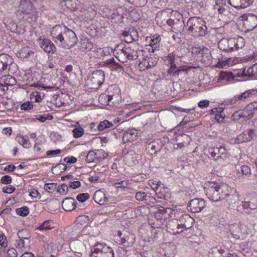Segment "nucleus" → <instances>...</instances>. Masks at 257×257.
<instances>
[{
	"instance_id": "1",
	"label": "nucleus",
	"mask_w": 257,
	"mask_h": 257,
	"mask_svg": "<svg viewBox=\"0 0 257 257\" xmlns=\"http://www.w3.org/2000/svg\"><path fill=\"white\" fill-rule=\"evenodd\" d=\"M53 41L65 49H70L77 43V37L75 32L64 25H56L51 30Z\"/></svg>"
},
{
	"instance_id": "2",
	"label": "nucleus",
	"mask_w": 257,
	"mask_h": 257,
	"mask_svg": "<svg viewBox=\"0 0 257 257\" xmlns=\"http://www.w3.org/2000/svg\"><path fill=\"white\" fill-rule=\"evenodd\" d=\"M205 21L199 17L190 18L185 25L189 34L194 37H205L208 34Z\"/></svg>"
},
{
	"instance_id": "3",
	"label": "nucleus",
	"mask_w": 257,
	"mask_h": 257,
	"mask_svg": "<svg viewBox=\"0 0 257 257\" xmlns=\"http://www.w3.org/2000/svg\"><path fill=\"white\" fill-rule=\"evenodd\" d=\"M115 57L122 63L127 62V60H134L138 58L141 51L139 50L138 46L133 44L128 47H124L119 49L118 46H116L114 50Z\"/></svg>"
},
{
	"instance_id": "4",
	"label": "nucleus",
	"mask_w": 257,
	"mask_h": 257,
	"mask_svg": "<svg viewBox=\"0 0 257 257\" xmlns=\"http://www.w3.org/2000/svg\"><path fill=\"white\" fill-rule=\"evenodd\" d=\"M204 189L205 195L212 202H218L224 199L223 189L216 182L209 181L205 183Z\"/></svg>"
},
{
	"instance_id": "5",
	"label": "nucleus",
	"mask_w": 257,
	"mask_h": 257,
	"mask_svg": "<svg viewBox=\"0 0 257 257\" xmlns=\"http://www.w3.org/2000/svg\"><path fill=\"white\" fill-rule=\"evenodd\" d=\"M244 46V40L242 37L235 38H222L218 43L220 50L226 52L235 51Z\"/></svg>"
},
{
	"instance_id": "6",
	"label": "nucleus",
	"mask_w": 257,
	"mask_h": 257,
	"mask_svg": "<svg viewBox=\"0 0 257 257\" xmlns=\"http://www.w3.org/2000/svg\"><path fill=\"white\" fill-rule=\"evenodd\" d=\"M28 78L27 80V82L25 84V89L29 88L33 91L30 94V99L32 101L35 102H40L44 97V94L43 92L40 91L41 88L48 89L51 88L52 87L45 86L44 85L41 84L38 82L33 81L32 78Z\"/></svg>"
},
{
	"instance_id": "7",
	"label": "nucleus",
	"mask_w": 257,
	"mask_h": 257,
	"mask_svg": "<svg viewBox=\"0 0 257 257\" xmlns=\"http://www.w3.org/2000/svg\"><path fill=\"white\" fill-rule=\"evenodd\" d=\"M19 11L22 13L23 17L30 24L36 22L37 12L30 0H21L19 8Z\"/></svg>"
},
{
	"instance_id": "8",
	"label": "nucleus",
	"mask_w": 257,
	"mask_h": 257,
	"mask_svg": "<svg viewBox=\"0 0 257 257\" xmlns=\"http://www.w3.org/2000/svg\"><path fill=\"white\" fill-rule=\"evenodd\" d=\"M254 113V108L251 102L243 109L234 112L231 117L233 120L242 121L251 119L253 116Z\"/></svg>"
},
{
	"instance_id": "9",
	"label": "nucleus",
	"mask_w": 257,
	"mask_h": 257,
	"mask_svg": "<svg viewBox=\"0 0 257 257\" xmlns=\"http://www.w3.org/2000/svg\"><path fill=\"white\" fill-rule=\"evenodd\" d=\"M105 80V73L103 71L98 69L94 71L88 77L87 84L92 89H98Z\"/></svg>"
},
{
	"instance_id": "10",
	"label": "nucleus",
	"mask_w": 257,
	"mask_h": 257,
	"mask_svg": "<svg viewBox=\"0 0 257 257\" xmlns=\"http://www.w3.org/2000/svg\"><path fill=\"white\" fill-rule=\"evenodd\" d=\"M179 58V56L175 53L169 54L165 57V61L167 65L170 67L168 70V73L170 75L173 76H178L181 70L177 68L176 61Z\"/></svg>"
},
{
	"instance_id": "11",
	"label": "nucleus",
	"mask_w": 257,
	"mask_h": 257,
	"mask_svg": "<svg viewBox=\"0 0 257 257\" xmlns=\"http://www.w3.org/2000/svg\"><path fill=\"white\" fill-rule=\"evenodd\" d=\"M205 206V201L203 199L196 198L190 201L187 209L193 213H198L201 211Z\"/></svg>"
},
{
	"instance_id": "12",
	"label": "nucleus",
	"mask_w": 257,
	"mask_h": 257,
	"mask_svg": "<svg viewBox=\"0 0 257 257\" xmlns=\"http://www.w3.org/2000/svg\"><path fill=\"white\" fill-rule=\"evenodd\" d=\"M158 58L153 55L145 57L139 64V67L142 71H145L156 66Z\"/></svg>"
},
{
	"instance_id": "13",
	"label": "nucleus",
	"mask_w": 257,
	"mask_h": 257,
	"mask_svg": "<svg viewBox=\"0 0 257 257\" xmlns=\"http://www.w3.org/2000/svg\"><path fill=\"white\" fill-rule=\"evenodd\" d=\"M257 95L256 89L247 90L239 94L235 95L230 100V103L235 104L237 102L244 101L247 98Z\"/></svg>"
},
{
	"instance_id": "14",
	"label": "nucleus",
	"mask_w": 257,
	"mask_h": 257,
	"mask_svg": "<svg viewBox=\"0 0 257 257\" xmlns=\"http://www.w3.org/2000/svg\"><path fill=\"white\" fill-rule=\"evenodd\" d=\"M111 248H112L104 242H97L91 248L89 256L94 257V256L101 255L106 251H109Z\"/></svg>"
},
{
	"instance_id": "15",
	"label": "nucleus",
	"mask_w": 257,
	"mask_h": 257,
	"mask_svg": "<svg viewBox=\"0 0 257 257\" xmlns=\"http://www.w3.org/2000/svg\"><path fill=\"white\" fill-rule=\"evenodd\" d=\"M208 153L211 157L214 159L218 160L220 158L225 160L227 157V154L225 149L220 146L219 147H213L208 149Z\"/></svg>"
},
{
	"instance_id": "16",
	"label": "nucleus",
	"mask_w": 257,
	"mask_h": 257,
	"mask_svg": "<svg viewBox=\"0 0 257 257\" xmlns=\"http://www.w3.org/2000/svg\"><path fill=\"white\" fill-rule=\"evenodd\" d=\"M14 63L13 58L8 54H2L0 55V73L7 72L9 70L10 66Z\"/></svg>"
},
{
	"instance_id": "17",
	"label": "nucleus",
	"mask_w": 257,
	"mask_h": 257,
	"mask_svg": "<svg viewBox=\"0 0 257 257\" xmlns=\"http://www.w3.org/2000/svg\"><path fill=\"white\" fill-rule=\"evenodd\" d=\"M108 154L103 150H97L96 152L90 151L86 157V161L90 163L95 161V160L104 159L107 158Z\"/></svg>"
},
{
	"instance_id": "18",
	"label": "nucleus",
	"mask_w": 257,
	"mask_h": 257,
	"mask_svg": "<svg viewBox=\"0 0 257 257\" xmlns=\"http://www.w3.org/2000/svg\"><path fill=\"white\" fill-rule=\"evenodd\" d=\"M194 219L187 214H183L180 218L179 222L177 221V229L184 228L185 229L190 228L193 223Z\"/></svg>"
},
{
	"instance_id": "19",
	"label": "nucleus",
	"mask_w": 257,
	"mask_h": 257,
	"mask_svg": "<svg viewBox=\"0 0 257 257\" xmlns=\"http://www.w3.org/2000/svg\"><path fill=\"white\" fill-rule=\"evenodd\" d=\"M255 136L253 130H246L239 135L235 139V143L239 144L250 141Z\"/></svg>"
},
{
	"instance_id": "20",
	"label": "nucleus",
	"mask_w": 257,
	"mask_h": 257,
	"mask_svg": "<svg viewBox=\"0 0 257 257\" xmlns=\"http://www.w3.org/2000/svg\"><path fill=\"white\" fill-rule=\"evenodd\" d=\"M74 15L81 22H88L92 18V12L84 8L76 10L74 11Z\"/></svg>"
},
{
	"instance_id": "21",
	"label": "nucleus",
	"mask_w": 257,
	"mask_h": 257,
	"mask_svg": "<svg viewBox=\"0 0 257 257\" xmlns=\"http://www.w3.org/2000/svg\"><path fill=\"white\" fill-rule=\"evenodd\" d=\"M169 139L167 137H163L155 140L148 145V149L155 153L160 151L165 144L168 142Z\"/></svg>"
},
{
	"instance_id": "22",
	"label": "nucleus",
	"mask_w": 257,
	"mask_h": 257,
	"mask_svg": "<svg viewBox=\"0 0 257 257\" xmlns=\"http://www.w3.org/2000/svg\"><path fill=\"white\" fill-rule=\"evenodd\" d=\"M243 26L246 31L249 32L253 30L257 26V16L254 14L247 16L243 21Z\"/></svg>"
},
{
	"instance_id": "23",
	"label": "nucleus",
	"mask_w": 257,
	"mask_h": 257,
	"mask_svg": "<svg viewBox=\"0 0 257 257\" xmlns=\"http://www.w3.org/2000/svg\"><path fill=\"white\" fill-rule=\"evenodd\" d=\"M176 141V143L174 144V148L181 149L189 144L191 138L188 135L182 134L177 136Z\"/></svg>"
},
{
	"instance_id": "24",
	"label": "nucleus",
	"mask_w": 257,
	"mask_h": 257,
	"mask_svg": "<svg viewBox=\"0 0 257 257\" xmlns=\"http://www.w3.org/2000/svg\"><path fill=\"white\" fill-rule=\"evenodd\" d=\"M161 40L160 36L157 35H154L150 37V40L149 42V44L148 45V46L150 47V48H147L150 52L154 53L155 51L159 50Z\"/></svg>"
},
{
	"instance_id": "25",
	"label": "nucleus",
	"mask_w": 257,
	"mask_h": 257,
	"mask_svg": "<svg viewBox=\"0 0 257 257\" xmlns=\"http://www.w3.org/2000/svg\"><path fill=\"white\" fill-rule=\"evenodd\" d=\"M103 65L108 67L111 71H116L118 72L123 71V66L117 63L114 58L106 60L103 62Z\"/></svg>"
},
{
	"instance_id": "26",
	"label": "nucleus",
	"mask_w": 257,
	"mask_h": 257,
	"mask_svg": "<svg viewBox=\"0 0 257 257\" xmlns=\"http://www.w3.org/2000/svg\"><path fill=\"white\" fill-rule=\"evenodd\" d=\"M228 4L236 9H244L250 6L254 0H227Z\"/></svg>"
},
{
	"instance_id": "27",
	"label": "nucleus",
	"mask_w": 257,
	"mask_h": 257,
	"mask_svg": "<svg viewBox=\"0 0 257 257\" xmlns=\"http://www.w3.org/2000/svg\"><path fill=\"white\" fill-rule=\"evenodd\" d=\"M76 201L73 198H66L62 202V206L66 211H71L76 207Z\"/></svg>"
},
{
	"instance_id": "28",
	"label": "nucleus",
	"mask_w": 257,
	"mask_h": 257,
	"mask_svg": "<svg viewBox=\"0 0 257 257\" xmlns=\"http://www.w3.org/2000/svg\"><path fill=\"white\" fill-rule=\"evenodd\" d=\"M210 115H214V119L218 122H222L224 121L225 114L224 113V109L222 107H215L210 110Z\"/></svg>"
},
{
	"instance_id": "29",
	"label": "nucleus",
	"mask_w": 257,
	"mask_h": 257,
	"mask_svg": "<svg viewBox=\"0 0 257 257\" xmlns=\"http://www.w3.org/2000/svg\"><path fill=\"white\" fill-rule=\"evenodd\" d=\"M39 45L45 52L48 53H54L56 50L55 45L48 39H44L41 40Z\"/></svg>"
},
{
	"instance_id": "30",
	"label": "nucleus",
	"mask_w": 257,
	"mask_h": 257,
	"mask_svg": "<svg viewBox=\"0 0 257 257\" xmlns=\"http://www.w3.org/2000/svg\"><path fill=\"white\" fill-rule=\"evenodd\" d=\"M119 89L116 85H112L108 87L105 93L111 100H117Z\"/></svg>"
},
{
	"instance_id": "31",
	"label": "nucleus",
	"mask_w": 257,
	"mask_h": 257,
	"mask_svg": "<svg viewBox=\"0 0 257 257\" xmlns=\"http://www.w3.org/2000/svg\"><path fill=\"white\" fill-rule=\"evenodd\" d=\"M138 131L135 129H132L126 131L123 135L122 141L124 143H127L135 140L138 136Z\"/></svg>"
},
{
	"instance_id": "32",
	"label": "nucleus",
	"mask_w": 257,
	"mask_h": 257,
	"mask_svg": "<svg viewBox=\"0 0 257 257\" xmlns=\"http://www.w3.org/2000/svg\"><path fill=\"white\" fill-rule=\"evenodd\" d=\"M231 194L226 193L224 194V198L226 197V201L229 204H232L235 203L238 201H239V195L236 192V190L234 189H231Z\"/></svg>"
},
{
	"instance_id": "33",
	"label": "nucleus",
	"mask_w": 257,
	"mask_h": 257,
	"mask_svg": "<svg viewBox=\"0 0 257 257\" xmlns=\"http://www.w3.org/2000/svg\"><path fill=\"white\" fill-rule=\"evenodd\" d=\"M200 53L201 55V61L206 65H209L212 63V56L210 51L207 48H203Z\"/></svg>"
},
{
	"instance_id": "34",
	"label": "nucleus",
	"mask_w": 257,
	"mask_h": 257,
	"mask_svg": "<svg viewBox=\"0 0 257 257\" xmlns=\"http://www.w3.org/2000/svg\"><path fill=\"white\" fill-rule=\"evenodd\" d=\"M94 200L96 203L101 205L105 204L108 201L104 192L100 190L95 191L93 195Z\"/></svg>"
},
{
	"instance_id": "35",
	"label": "nucleus",
	"mask_w": 257,
	"mask_h": 257,
	"mask_svg": "<svg viewBox=\"0 0 257 257\" xmlns=\"http://www.w3.org/2000/svg\"><path fill=\"white\" fill-rule=\"evenodd\" d=\"M152 189L155 191L158 198L164 200L168 199L169 193L166 192L164 187L160 186V185L152 186Z\"/></svg>"
},
{
	"instance_id": "36",
	"label": "nucleus",
	"mask_w": 257,
	"mask_h": 257,
	"mask_svg": "<svg viewBox=\"0 0 257 257\" xmlns=\"http://www.w3.org/2000/svg\"><path fill=\"white\" fill-rule=\"evenodd\" d=\"M34 50L29 47L22 48L19 52L18 55L21 58H27L34 56Z\"/></svg>"
},
{
	"instance_id": "37",
	"label": "nucleus",
	"mask_w": 257,
	"mask_h": 257,
	"mask_svg": "<svg viewBox=\"0 0 257 257\" xmlns=\"http://www.w3.org/2000/svg\"><path fill=\"white\" fill-rule=\"evenodd\" d=\"M0 81L2 82L5 86H6L9 89V86H13L16 84L17 81L15 78L10 75H5L0 78Z\"/></svg>"
},
{
	"instance_id": "38",
	"label": "nucleus",
	"mask_w": 257,
	"mask_h": 257,
	"mask_svg": "<svg viewBox=\"0 0 257 257\" xmlns=\"http://www.w3.org/2000/svg\"><path fill=\"white\" fill-rule=\"evenodd\" d=\"M54 227L53 221L49 219L44 221L36 229L40 231H47L53 229Z\"/></svg>"
},
{
	"instance_id": "39",
	"label": "nucleus",
	"mask_w": 257,
	"mask_h": 257,
	"mask_svg": "<svg viewBox=\"0 0 257 257\" xmlns=\"http://www.w3.org/2000/svg\"><path fill=\"white\" fill-rule=\"evenodd\" d=\"M98 100L99 102L104 105L113 106L115 105L114 101H112L110 98H108V96L105 93L100 95Z\"/></svg>"
},
{
	"instance_id": "40",
	"label": "nucleus",
	"mask_w": 257,
	"mask_h": 257,
	"mask_svg": "<svg viewBox=\"0 0 257 257\" xmlns=\"http://www.w3.org/2000/svg\"><path fill=\"white\" fill-rule=\"evenodd\" d=\"M16 139L18 143L21 144L24 148H30L31 147L28 137L21 135H17Z\"/></svg>"
},
{
	"instance_id": "41",
	"label": "nucleus",
	"mask_w": 257,
	"mask_h": 257,
	"mask_svg": "<svg viewBox=\"0 0 257 257\" xmlns=\"http://www.w3.org/2000/svg\"><path fill=\"white\" fill-rule=\"evenodd\" d=\"M113 126V124L112 122L109 121L107 120H104L99 122L97 128L98 131L101 132L111 128Z\"/></svg>"
},
{
	"instance_id": "42",
	"label": "nucleus",
	"mask_w": 257,
	"mask_h": 257,
	"mask_svg": "<svg viewBox=\"0 0 257 257\" xmlns=\"http://www.w3.org/2000/svg\"><path fill=\"white\" fill-rule=\"evenodd\" d=\"M154 207L157 209V211H155L156 213L155 216L157 218L162 219L163 217H166L165 214L167 209H169V208H165L162 206L157 205L155 206Z\"/></svg>"
},
{
	"instance_id": "43",
	"label": "nucleus",
	"mask_w": 257,
	"mask_h": 257,
	"mask_svg": "<svg viewBox=\"0 0 257 257\" xmlns=\"http://www.w3.org/2000/svg\"><path fill=\"white\" fill-rule=\"evenodd\" d=\"M219 79L221 80L230 81L234 79V76L231 72L221 71L219 74Z\"/></svg>"
},
{
	"instance_id": "44",
	"label": "nucleus",
	"mask_w": 257,
	"mask_h": 257,
	"mask_svg": "<svg viewBox=\"0 0 257 257\" xmlns=\"http://www.w3.org/2000/svg\"><path fill=\"white\" fill-rule=\"evenodd\" d=\"M18 236L20 239L29 240L31 237V233L28 229H22L18 231Z\"/></svg>"
},
{
	"instance_id": "45",
	"label": "nucleus",
	"mask_w": 257,
	"mask_h": 257,
	"mask_svg": "<svg viewBox=\"0 0 257 257\" xmlns=\"http://www.w3.org/2000/svg\"><path fill=\"white\" fill-rule=\"evenodd\" d=\"M148 194L145 192L139 191L136 193L135 198L138 201H143L145 203L147 201Z\"/></svg>"
},
{
	"instance_id": "46",
	"label": "nucleus",
	"mask_w": 257,
	"mask_h": 257,
	"mask_svg": "<svg viewBox=\"0 0 257 257\" xmlns=\"http://www.w3.org/2000/svg\"><path fill=\"white\" fill-rule=\"evenodd\" d=\"M110 50H112L109 47L99 48L97 49V53L98 57H104L110 53Z\"/></svg>"
},
{
	"instance_id": "47",
	"label": "nucleus",
	"mask_w": 257,
	"mask_h": 257,
	"mask_svg": "<svg viewBox=\"0 0 257 257\" xmlns=\"http://www.w3.org/2000/svg\"><path fill=\"white\" fill-rule=\"evenodd\" d=\"M57 187V184L54 183H46L44 185V189L45 191L49 193L53 192Z\"/></svg>"
},
{
	"instance_id": "48",
	"label": "nucleus",
	"mask_w": 257,
	"mask_h": 257,
	"mask_svg": "<svg viewBox=\"0 0 257 257\" xmlns=\"http://www.w3.org/2000/svg\"><path fill=\"white\" fill-rule=\"evenodd\" d=\"M73 137L75 138H78L82 137L84 133V129L81 127H75L73 130Z\"/></svg>"
},
{
	"instance_id": "49",
	"label": "nucleus",
	"mask_w": 257,
	"mask_h": 257,
	"mask_svg": "<svg viewBox=\"0 0 257 257\" xmlns=\"http://www.w3.org/2000/svg\"><path fill=\"white\" fill-rule=\"evenodd\" d=\"M16 211L17 214L22 216H27L29 213V209L27 206L17 208Z\"/></svg>"
},
{
	"instance_id": "50",
	"label": "nucleus",
	"mask_w": 257,
	"mask_h": 257,
	"mask_svg": "<svg viewBox=\"0 0 257 257\" xmlns=\"http://www.w3.org/2000/svg\"><path fill=\"white\" fill-rule=\"evenodd\" d=\"M69 188L68 184H63L58 187L57 191L61 194H65L68 192Z\"/></svg>"
},
{
	"instance_id": "51",
	"label": "nucleus",
	"mask_w": 257,
	"mask_h": 257,
	"mask_svg": "<svg viewBox=\"0 0 257 257\" xmlns=\"http://www.w3.org/2000/svg\"><path fill=\"white\" fill-rule=\"evenodd\" d=\"M89 196L87 193H80L77 196L76 199L80 202H84L89 199Z\"/></svg>"
},
{
	"instance_id": "52",
	"label": "nucleus",
	"mask_w": 257,
	"mask_h": 257,
	"mask_svg": "<svg viewBox=\"0 0 257 257\" xmlns=\"http://www.w3.org/2000/svg\"><path fill=\"white\" fill-rule=\"evenodd\" d=\"M247 74L249 75L257 76V63L253 64L251 67L248 68Z\"/></svg>"
},
{
	"instance_id": "53",
	"label": "nucleus",
	"mask_w": 257,
	"mask_h": 257,
	"mask_svg": "<svg viewBox=\"0 0 257 257\" xmlns=\"http://www.w3.org/2000/svg\"><path fill=\"white\" fill-rule=\"evenodd\" d=\"M33 107V105L31 102L27 101L21 105L20 108L21 110H29L32 109Z\"/></svg>"
},
{
	"instance_id": "54",
	"label": "nucleus",
	"mask_w": 257,
	"mask_h": 257,
	"mask_svg": "<svg viewBox=\"0 0 257 257\" xmlns=\"http://www.w3.org/2000/svg\"><path fill=\"white\" fill-rule=\"evenodd\" d=\"M114 186L117 188H127L128 186L127 182L121 181L120 182H115L113 184Z\"/></svg>"
},
{
	"instance_id": "55",
	"label": "nucleus",
	"mask_w": 257,
	"mask_h": 257,
	"mask_svg": "<svg viewBox=\"0 0 257 257\" xmlns=\"http://www.w3.org/2000/svg\"><path fill=\"white\" fill-rule=\"evenodd\" d=\"M210 104V101L207 99H203L198 102V106L201 109L207 108Z\"/></svg>"
},
{
	"instance_id": "56",
	"label": "nucleus",
	"mask_w": 257,
	"mask_h": 257,
	"mask_svg": "<svg viewBox=\"0 0 257 257\" xmlns=\"http://www.w3.org/2000/svg\"><path fill=\"white\" fill-rule=\"evenodd\" d=\"M68 186L70 188L73 189H76L80 187L81 186V183L79 181H73L68 182Z\"/></svg>"
},
{
	"instance_id": "57",
	"label": "nucleus",
	"mask_w": 257,
	"mask_h": 257,
	"mask_svg": "<svg viewBox=\"0 0 257 257\" xmlns=\"http://www.w3.org/2000/svg\"><path fill=\"white\" fill-rule=\"evenodd\" d=\"M0 245L3 247H6L8 245L7 238L2 232H0Z\"/></svg>"
},
{
	"instance_id": "58",
	"label": "nucleus",
	"mask_w": 257,
	"mask_h": 257,
	"mask_svg": "<svg viewBox=\"0 0 257 257\" xmlns=\"http://www.w3.org/2000/svg\"><path fill=\"white\" fill-rule=\"evenodd\" d=\"M16 188L12 185L6 186L3 188V192L7 194H11L15 191Z\"/></svg>"
},
{
	"instance_id": "59",
	"label": "nucleus",
	"mask_w": 257,
	"mask_h": 257,
	"mask_svg": "<svg viewBox=\"0 0 257 257\" xmlns=\"http://www.w3.org/2000/svg\"><path fill=\"white\" fill-rule=\"evenodd\" d=\"M236 231L237 233L239 232L243 234H247V231L246 229V226L244 224H240L236 227Z\"/></svg>"
},
{
	"instance_id": "60",
	"label": "nucleus",
	"mask_w": 257,
	"mask_h": 257,
	"mask_svg": "<svg viewBox=\"0 0 257 257\" xmlns=\"http://www.w3.org/2000/svg\"><path fill=\"white\" fill-rule=\"evenodd\" d=\"M18 252L14 248H10L7 251V257H17Z\"/></svg>"
},
{
	"instance_id": "61",
	"label": "nucleus",
	"mask_w": 257,
	"mask_h": 257,
	"mask_svg": "<svg viewBox=\"0 0 257 257\" xmlns=\"http://www.w3.org/2000/svg\"><path fill=\"white\" fill-rule=\"evenodd\" d=\"M241 171L243 175H248L251 173V170L249 167L246 165L242 166L241 167Z\"/></svg>"
},
{
	"instance_id": "62",
	"label": "nucleus",
	"mask_w": 257,
	"mask_h": 257,
	"mask_svg": "<svg viewBox=\"0 0 257 257\" xmlns=\"http://www.w3.org/2000/svg\"><path fill=\"white\" fill-rule=\"evenodd\" d=\"M12 182V178L8 175H6L3 177L1 179V182L2 184H9Z\"/></svg>"
},
{
	"instance_id": "63",
	"label": "nucleus",
	"mask_w": 257,
	"mask_h": 257,
	"mask_svg": "<svg viewBox=\"0 0 257 257\" xmlns=\"http://www.w3.org/2000/svg\"><path fill=\"white\" fill-rule=\"evenodd\" d=\"M25 246V240L19 238L16 240V246L17 248L21 249Z\"/></svg>"
},
{
	"instance_id": "64",
	"label": "nucleus",
	"mask_w": 257,
	"mask_h": 257,
	"mask_svg": "<svg viewBox=\"0 0 257 257\" xmlns=\"http://www.w3.org/2000/svg\"><path fill=\"white\" fill-rule=\"evenodd\" d=\"M77 161V159L73 156L65 157L63 159L64 162L70 164H74Z\"/></svg>"
}]
</instances>
